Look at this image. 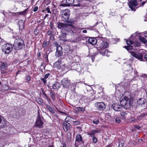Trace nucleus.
<instances>
[{"label":"nucleus","mask_w":147,"mask_h":147,"mask_svg":"<svg viewBox=\"0 0 147 147\" xmlns=\"http://www.w3.org/2000/svg\"><path fill=\"white\" fill-rule=\"evenodd\" d=\"M125 94H127V96H125L123 99H121L120 104L121 105L117 103L113 104L111 107L115 111H120L123 107L125 109H129L131 106L130 102L131 98V94L129 92H126Z\"/></svg>","instance_id":"nucleus-1"},{"label":"nucleus","mask_w":147,"mask_h":147,"mask_svg":"<svg viewBox=\"0 0 147 147\" xmlns=\"http://www.w3.org/2000/svg\"><path fill=\"white\" fill-rule=\"evenodd\" d=\"M13 46L15 50H19L24 47L25 44L23 40L19 38L15 40Z\"/></svg>","instance_id":"nucleus-2"},{"label":"nucleus","mask_w":147,"mask_h":147,"mask_svg":"<svg viewBox=\"0 0 147 147\" xmlns=\"http://www.w3.org/2000/svg\"><path fill=\"white\" fill-rule=\"evenodd\" d=\"M42 119H43V117L40 115L39 111H38L36 120L34 125L35 127L39 128L42 127L44 122Z\"/></svg>","instance_id":"nucleus-3"},{"label":"nucleus","mask_w":147,"mask_h":147,"mask_svg":"<svg viewBox=\"0 0 147 147\" xmlns=\"http://www.w3.org/2000/svg\"><path fill=\"white\" fill-rule=\"evenodd\" d=\"M73 22L69 21H66L65 23H63L61 22H58L57 23L58 27L61 29H63L65 28L68 27H73V26L72 24Z\"/></svg>","instance_id":"nucleus-4"},{"label":"nucleus","mask_w":147,"mask_h":147,"mask_svg":"<svg viewBox=\"0 0 147 147\" xmlns=\"http://www.w3.org/2000/svg\"><path fill=\"white\" fill-rule=\"evenodd\" d=\"M130 53L132 56L134 57L140 61H143V57L144 55L143 52L140 51L138 53H136L133 51H130Z\"/></svg>","instance_id":"nucleus-5"},{"label":"nucleus","mask_w":147,"mask_h":147,"mask_svg":"<svg viewBox=\"0 0 147 147\" xmlns=\"http://www.w3.org/2000/svg\"><path fill=\"white\" fill-rule=\"evenodd\" d=\"M12 46L11 45L6 44L3 45L2 47V50L3 52L6 54H9L12 50Z\"/></svg>","instance_id":"nucleus-6"},{"label":"nucleus","mask_w":147,"mask_h":147,"mask_svg":"<svg viewBox=\"0 0 147 147\" xmlns=\"http://www.w3.org/2000/svg\"><path fill=\"white\" fill-rule=\"evenodd\" d=\"M83 143H84V142L82 138L81 135L80 134H77L75 142L76 146V145Z\"/></svg>","instance_id":"nucleus-7"},{"label":"nucleus","mask_w":147,"mask_h":147,"mask_svg":"<svg viewBox=\"0 0 147 147\" xmlns=\"http://www.w3.org/2000/svg\"><path fill=\"white\" fill-rule=\"evenodd\" d=\"M70 14V12L69 10L65 9L63 11L61 16L64 20H67L69 18Z\"/></svg>","instance_id":"nucleus-8"},{"label":"nucleus","mask_w":147,"mask_h":147,"mask_svg":"<svg viewBox=\"0 0 147 147\" xmlns=\"http://www.w3.org/2000/svg\"><path fill=\"white\" fill-rule=\"evenodd\" d=\"M95 105L97 109L100 111H103L106 107L105 104L103 102H97Z\"/></svg>","instance_id":"nucleus-9"},{"label":"nucleus","mask_w":147,"mask_h":147,"mask_svg":"<svg viewBox=\"0 0 147 147\" xmlns=\"http://www.w3.org/2000/svg\"><path fill=\"white\" fill-rule=\"evenodd\" d=\"M129 7L132 11H135L137 7H135L137 5V1L136 0L131 1L129 3Z\"/></svg>","instance_id":"nucleus-10"},{"label":"nucleus","mask_w":147,"mask_h":147,"mask_svg":"<svg viewBox=\"0 0 147 147\" xmlns=\"http://www.w3.org/2000/svg\"><path fill=\"white\" fill-rule=\"evenodd\" d=\"M108 47V43L107 42L102 41L99 44L98 48L100 51H103Z\"/></svg>","instance_id":"nucleus-11"},{"label":"nucleus","mask_w":147,"mask_h":147,"mask_svg":"<svg viewBox=\"0 0 147 147\" xmlns=\"http://www.w3.org/2000/svg\"><path fill=\"white\" fill-rule=\"evenodd\" d=\"M63 52L62 48L60 46H58L56 48V52L55 55L56 56L59 57L62 55Z\"/></svg>","instance_id":"nucleus-12"},{"label":"nucleus","mask_w":147,"mask_h":147,"mask_svg":"<svg viewBox=\"0 0 147 147\" xmlns=\"http://www.w3.org/2000/svg\"><path fill=\"white\" fill-rule=\"evenodd\" d=\"M7 125V121L0 115V128H5Z\"/></svg>","instance_id":"nucleus-13"},{"label":"nucleus","mask_w":147,"mask_h":147,"mask_svg":"<svg viewBox=\"0 0 147 147\" xmlns=\"http://www.w3.org/2000/svg\"><path fill=\"white\" fill-rule=\"evenodd\" d=\"M61 84L64 88H67L69 87L70 84V81L65 78L61 80Z\"/></svg>","instance_id":"nucleus-14"},{"label":"nucleus","mask_w":147,"mask_h":147,"mask_svg":"<svg viewBox=\"0 0 147 147\" xmlns=\"http://www.w3.org/2000/svg\"><path fill=\"white\" fill-rule=\"evenodd\" d=\"M92 3V1L90 0H84L82 1V3L83 4H84L85 5H82L80 4H74V6H82V7H86L87 6V4H89L90 3Z\"/></svg>","instance_id":"nucleus-15"},{"label":"nucleus","mask_w":147,"mask_h":147,"mask_svg":"<svg viewBox=\"0 0 147 147\" xmlns=\"http://www.w3.org/2000/svg\"><path fill=\"white\" fill-rule=\"evenodd\" d=\"M63 127L64 131H67L71 128V126L68 122L65 121L63 123Z\"/></svg>","instance_id":"nucleus-16"},{"label":"nucleus","mask_w":147,"mask_h":147,"mask_svg":"<svg viewBox=\"0 0 147 147\" xmlns=\"http://www.w3.org/2000/svg\"><path fill=\"white\" fill-rule=\"evenodd\" d=\"M137 102L139 105L142 106L147 102V101L144 98H140L137 100Z\"/></svg>","instance_id":"nucleus-17"},{"label":"nucleus","mask_w":147,"mask_h":147,"mask_svg":"<svg viewBox=\"0 0 147 147\" xmlns=\"http://www.w3.org/2000/svg\"><path fill=\"white\" fill-rule=\"evenodd\" d=\"M61 62L59 61H58L55 62L53 65L54 67L57 68L58 69H60L61 68L62 69V67L61 65Z\"/></svg>","instance_id":"nucleus-18"},{"label":"nucleus","mask_w":147,"mask_h":147,"mask_svg":"<svg viewBox=\"0 0 147 147\" xmlns=\"http://www.w3.org/2000/svg\"><path fill=\"white\" fill-rule=\"evenodd\" d=\"M88 42L91 44L94 45L97 42V40L94 38H90L88 39Z\"/></svg>","instance_id":"nucleus-19"},{"label":"nucleus","mask_w":147,"mask_h":147,"mask_svg":"<svg viewBox=\"0 0 147 147\" xmlns=\"http://www.w3.org/2000/svg\"><path fill=\"white\" fill-rule=\"evenodd\" d=\"M19 29L22 30L24 28V21L22 20H20L18 23Z\"/></svg>","instance_id":"nucleus-20"},{"label":"nucleus","mask_w":147,"mask_h":147,"mask_svg":"<svg viewBox=\"0 0 147 147\" xmlns=\"http://www.w3.org/2000/svg\"><path fill=\"white\" fill-rule=\"evenodd\" d=\"M100 53L103 56H106L109 57L110 56V52L107 50H104L100 51Z\"/></svg>","instance_id":"nucleus-21"},{"label":"nucleus","mask_w":147,"mask_h":147,"mask_svg":"<svg viewBox=\"0 0 147 147\" xmlns=\"http://www.w3.org/2000/svg\"><path fill=\"white\" fill-rule=\"evenodd\" d=\"M60 87V84L58 82H56L52 85V88L53 89H58Z\"/></svg>","instance_id":"nucleus-22"},{"label":"nucleus","mask_w":147,"mask_h":147,"mask_svg":"<svg viewBox=\"0 0 147 147\" xmlns=\"http://www.w3.org/2000/svg\"><path fill=\"white\" fill-rule=\"evenodd\" d=\"M7 64L6 63H3L1 66V68L2 71H4L7 68Z\"/></svg>","instance_id":"nucleus-23"},{"label":"nucleus","mask_w":147,"mask_h":147,"mask_svg":"<svg viewBox=\"0 0 147 147\" xmlns=\"http://www.w3.org/2000/svg\"><path fill=\"white\" fill-rule=\"evenodd\" d=\"M46 106L47 109L50 112L53 113H55V110L52 108L47 104H46Z\"/></svg>","instance_id":"nucleus-24"},{"label":"nucleus","mask_w":147,"mask_h":147,"mask_svg":"<svg viewBox=\"0 0 147 147\" xmlns=\"http://www.w3.org/2000/svg\"><path fill=\"white\" fill-rule=\"evenodd\" d=\"M98 131L94 130H93L92 131H91L89 133H88V135H91L92 137L95 136V134L96 133H98Z\"/></svg>","instance_id":"nucleus-25"},{"label":"nucleus","mask_w":147,"mask_h":147,"mask_svg":"<svg viewBox=\"0 0 147 147\" xmlns=\"http://www.w3.org/2000/svg\"><path fill=\"white\" fill-rule=\"evenodd\" d=\"M99 121V119L98 117H96L92 121V122L94 124L97 125Z\"/></svg>","instance_id":"nucleus-26"},{"label":"nucleus","mask_w":147,"mask_h":147,"mask_svg":"<svg viewBox=\"0 0 147 147\" xmlns=\"http://www.w3.org/2000/svg\"><path fill=\"white\" fill-rule=\"evenodd\" d=\"M50 96L52 98L53 100L54 101L55 99V92L51 90L50 92Z\"/></svg>","instance_id":"nucleus-27"},{"label":"nucleus","mask_w":147,"mask_h":147,"mask_svg":"<svg viewBox=\"0 0 147 147\" xmlns=\"http://www.w3.org/2000/svg\"><path fill=\"white\" fill-rule=\"evenodd\" d=\"M66 34L65 33H62L61 36H60V38L61 40H64L66 38Z\"/></svg>","instance_id":"nucleus-28"},{"label":"nucleus","mask_w":147,"mask_h":147,"mask_svg":"<svg viewBox=\"0 0 147 147\" xmlns=\"http://www.w3.org/2000/svg\"><path fill=\"white\" fill-rule=\"evenodd\" d=\"M139 39L141 41L144 43H146L147 42L146 39L143 37L140 36Z\"/></svg>","instance_id":"nucleus-29"},{"label":"nucleus","mask_w":147,"mask_h":147,"mask_svg":"<svg viewBox=\"0 0 147 147\" xmlns=\"http://www.w3.org/2000/svg\"><path fill=\"white\" fill-rule=\"evenodd\" d=\"M120 115L122 117V119H125L126 116L127 115V113L125 112H122L120 113Z\"/></svg>","instance_id":"nucleus-30"},{"label":"nucleus","mask_w":147,"mask_h":147,"mask_svg":"<svg viewBox=\"0 0 147 147\" xmlns=\"http://www.w3.org/2000/svg\"><path fill=\"white\" fill-rule=\"evenodd\" d=\"M64 49L66 52H67L70 50V47L68 45H66L65 46Z\"/></svg>","instance_id":"nucleus-31"},{"label":"nucleus","mask_w":147,"mask_h":147,"mask_svg":"<svg viewBox=\"0 0 147 147\" xmlns=\"http://www.w3.org/2000/svg\"><path fill=\"white\" fill-rule=\"evenodd\" d=\"M49 43V41L44 42L43 43L42 46L44 48H46Z\"/></svg>","instance_id":"nucleus-32"},{"label":"nucleus","mask_w":147,"mask_h":147,"mask_svg":"<svg viewBox=\"0 0 147 147\" xmlns=\"http://www.w3.org/2000/svg\"><path fill=\"white\" fill-rule=\"evenodd\" d=\"M73 119V118L71 117L70 116H67L66 117V118L65 119V121L68 122H70L72 121Z\"/></svg>","instance_id":"nucleus-33"},{"label":"nucleus","mask_w":147,"mask_h":147,"mask_svg":"<svg viewBox=\"0 0 147 147\" xmlns=\"http://www.w3.org/2000/svg\"><path fill=\"white\" fill-rule=\"evenodd\" d=\"M29 8V7H28L26 9H25L24 11L19 12L18 13L19 14L21 15H24L26 13Z\"/></svg>","instance_id":"nucleus-34"},{"label":"nucleus","mask_w":147,"mask_h":147,"mask_svg":"<svg viewBox=\"0 0 147 147\" xmlns=\"http://www.w3.org/2000/svg\"><path fill=\"white\" fill-rule=\"evenodd\" d=\"M124 48L126 49L128 51H129L133 49V47L132 45H129L127 46H125Z\"/></svg>","instance_id":"nucleus-35"},{"label":"nucleus","mask_w":147,"mask_h":147,"mask_svg":"<svg viewBox=\"0 0 147 147\" xmlns=\"http://www.w3.org/2000/svg\"><path fill=\"white\" fill-rule=\"evenodd\" d=\"M124 145L123 141L122 140H120L119 142V146L118 147H123Z\"/></svg>","instance_id":"nucleus-36"},{"label":"nucleus","mask_w":147,"mask_h":147,"mask_svg":"<svg viewBox=\"0 0 147 147\" xmlns=\"http://www.w3.org/2000/svg\"><path fill=\"white\" fill-rule=\"evenodd\" d=\"M74 0H66V2L69 5L74 3Z\"/></svg>","instance_id":"nucleus-37"},{"label":"nucleus","mask_w":147,"mask_h":147,"mask_svg":"<svg viewBox=\"0 0 147 147\" xmlns=\"http://www.w3.org/2000/svg\"><path fill=\"white\" fill-rule=\"evenodd\" d=\"M77 109L78 110L80 113L83 112L85 110L84 108L82 107H77Z\"/></svg>","instance_id":"nucleus-38"},{"label":"nucleus","mask_w":147,"mask_h":147,"mask_svg":"<svg viewBox=\"0 0 147 147\" xmlns=\"http://www.w3.org/2000/svg\"><path fill=\"white\" fill-rule=\"evenodd\" d=\"M80 123V121H73V124L75 125H77Z\"/></svg>","instance_id":"nucleus-39"},{"label":"nucleus","mask_w":147,"mask_h":147,"mask_svg":"<svg viewBox=\"0 0 147 147\" xmlns=\"http://www.w3.org/2000/svg\"><path fill=\"white\" fill-rule=\"evenodd\" d=\"M126 43L128 45H130L133 44V42L131 40H127L126 41Z\"/></svg>","instance_id":"nucleus-40"},{"label":"nucleus","mask_w":147,"mask_h":147,"mask_svg":"<svg viewBox=\"0 0 147 147\" xmlns=\"http://www.w3.org/2000/svg\"><path fill=\"white\" fill-rule=\"evenodd\" d=\"M115 121L116 123H119L121 122L120 118L119 117H117L116 118Z\"/></svg>","instance_id":"nucleus-41"},{"label":"nucleus","mask_w":147,"mask_h":147,"mask_svg":"<svg viewBox=\"0 0 147 147\" xmlns=\"http://www.w3.org/2000/svg\"><path fill=\"white\" fill-rule=\"evenodd\" d=\"M93 142L94 143H96L97 141V138L95 136L93 137L92 138Z\"/></svg>","instance_id":"nucleus-42"},{"label":"nucleus","mask_w":147,"mask_h":147,"mask_svg":"<svg viewBox=\"0 0 147 147\" xmlns=\"http://www.w3.org/2000/svg\"><path fill=\"white\" fill-rule=\"evenodd\" d=\"M53 32L51 31V30H49L47 31V34L48 35H53Z\"/></svg>","instance_id":"nucleus-43"},{"label":"nucleus","mask_w":147,"mask_h":147,"mask_svg":"<svg viewBox=\"0 0 147 147\" xmlns=\"http://www.w3.org/2000/svg\"><path fill=\"white\" fill-rule=\"evenodd\" d=\"M45 59H46L47 60V61H48V54H47V53H46L45 54Z\"/></svg>","instance_id":"nucleus-44"},{"label":"nucleus","mask_w":147,"mask_h":147,"mask_svg":"<svg viewBox=\"0 0 147 147\" xmlns=\"http://www.w3.org/2000/svg\"><path fill=\"white\" fill-rule=\"evenodd\" d=\"M45 10L46 11H47V12L48 13H51V11H50V9L49 8V7H47V8L46 9H45Z\"/></svg>","instance_id":"nucleus-45"},{"label":"nucleus","mask_w":147,"mask_h":147,"mask_svg":"<svg viewBox=\"0 0 147 147\" xmlns=\"http://www.w3.org/2000/svg\"><path fill=\"white\" fill-rule=\"evenodd\" d=\"M76 86L75 85L71 87V90L73 91H74L75 90Z\"/></svg>","instance_id":"nucleus-46"},{"label":"nucleus","mask_w":147,"mask_h":147,"mask_svg":"<svg viewBox=\"0 0 147 147\" xmlns=\"http://www.w3.org/2000/svg\"><path fill=\"white\" fill-rule=\"evenodd\" d=\"M88 97L86 96H83L82 97L81 99L82 100L86 99L88 98Z\"/></svg>","instance_id":"nucleus-47"},{"label":"nucleus","mask_w":147,"mask_h":147,"mask_svg":"<svg viewBox=\"0 0 147 147\" xmlns=\"http://www.w3.org/2000/svg\"><path fill=\"white\" fill-rule=\"evenodd\" d=\"M45 78H42L41 79V80L45 84L47 83V80Z\"/></svg>","instance_id":"nucleus-48"},{"label":"nucleus","mask_w":147,"mask_h":147,"mask_svg":"<svg viewBox=\"0 0 147 147\" xmlns=\"http://www.w3.org/2000/svg\"><path fill=\"white\" fill-rule=\"evenodd\" d=\"M26 80L28 81L30 80V77L28 76H26Z\"/></svg>","instance_id":"nucleus-49"},{"label":"nucleus","mask_w":147,"mask_h":147,"mask_svg":"<svg viewBox=\"0 0 147 147\" xmlns=\"http://www.w3.org/2000/svg\"><path fill=\"white\" fill-rule=\"evenodd\" d=\"M50 28L51 29H52L53 28V24L51 22H50Z\"/></svg>","instance_id":"nucleus-50"},{"label":"nucleus","mask_w":147,"mask_h":147,"mask_svg":"<svg viewBox=\"0 0 147 147\" xmlns=\"http://www.w3.org/2000/svg\"><path fill=\"white\" fill-rule=\"evenodd\" d=\"M50 75L49 74H46L45 76V79H46Z\"/></svg>","instance_id":"nucleus-51"},{"label":"nucleus","mask_w":147,"mask_h":147,"mask_svg":"<svg viewBox=\"0 0 147 147\" xmlns=\"http://www.w3.org/2000/svg\"><path fill=\"white\" fill-rule=\"evenodd\" d=\"M38 7L37 6H36L34 8V9L33 11L34 12H36L38 10Z\"/></svg>","instance_id":"nucleus-52"},{"label":"nucleus","mask_w":147,"mask_h":147,"mask_svg":"<svg viewBox=\"0 0 147 147\" xmlns=\"http://www.w3.org/2000/svg\"><path fill=\"white\" fill-rule=\"evenodd\" d=\"M66 4L61 3V4H60V5H59V6L64 7V6H66Z\"/></svg>","instance_id":"nucleus-53"},{"label":"nucleus","mask_w":147,"mask_h":147,"mask_svg":"<svg viewBox=\"0 0 147 147\" xmlns=\"http://www.w3.org/2000/svg\"><path fill=\"white\" fill-rule=\"evenodd\" d=\"M44 98H45L46 99L48 100H50V98L47 95L44 96Z\"/></svg>","instance_id":"nucleus-54"},{"label":"nucleus","mask_w":147,"mask_h":147,"mask_svg":"<svg viewBox=\"0 0 147 147\" xmlns=\"http://www.w3.org/2000/svg\"><path fill=\"white\" fill-rule=\"evenodd\" d=\"M147 0H146V1L142 2V3L141 5H142V6H143V5H144L145 3H146V1H147Z\"/></svg>","instance_id":"nucleus-55"},{"label":"nucleus","mask_w":147,"mask_h":147,"mask_svg":"<svg viewBox=\"0 0 147 147\" xmlns=\"http://www.w3.org/2000/svg\"><path fill=\"white\" fill-rule=\"evenodd\" d=\"M135 128L138 129H139L140 128V127L139 126H137L135 127Z\"/></svg>","instance_id":"nucleus-56"},{"label":"nucleus","mask_w":147,"mask_h":147,"mask_svg":"<svg viewBox=\"0 0 147 147\" xmlns=\"http://www.w3.org/2000/svg\"><path fill=\"white\" fill-rule=\"evenodd\" d=\"M42 93L44 95V96L46 95V93H45V92H44V90H42Z\"/></svg>","instance_id":"nucleus-57"},{"label":"nucleus","mask_w":147,"mask_h":147,"mask_svg":"<svg viewBox=\"0 0 147 147\" xmlns=\"http://www.w3.org/2000/svg\"><path fill=\"white\" fill-rule=\"evenodd\" d=\"M144 58L147 61V54L144 56Z\"/></svg>","instance_id":"nucleus-58"},{"label":"nucleus","mask_w":147,"mask_h":147,"mask_svg":"<svg viewBox=\"0 0 147 147\" xmlns=\"http://www.w3.org/2000/svg\"><path fill=\"white\" fill-rule=\"evenodd\" d=\"M91 59L92 61L93 62L94 61V56H92L91 57Z\"/></svg>","instance_id":"nucleus-59"},{"label":"nucleus","mask_w":147,"mask_h":147,"mask_svg":"<svg viewBox=\"0 0 147 147\" xmlns=\"http://www.w3.org/2000/svg\"><path fill=\"white\" fill-rule=\"evenodd\" d=\"M37 32V30H35L34 31V34H35V35H36L37 34H38V32Z\"/></svg>","instance_id":"nucleus-60"},{"label":"nucleus","mask_w":147,"mask_h":147,"mask_svg":"<svg viewBox=\"0 0 147 147\" xmlns=\"http://www.w3.org/2000/svg\"><path fill=\"white\" fill-rule=\"evenodd\" d=\"M82 32L83 33H86L87 31L86 30H84L82 31Z\"/></svg>","instance_id":"nucleus-61"},{"label":"nucleus","mask_w":147,"mask_h":147,"mask_svg":"<svg viewBox=\"0 0 147 147\" xmlns=\"http://www.w3.org/2000/svg\"><path fill=\"white\" fill-rule=\"evenodd\" d=\"M55 45L57 46V47L58 46H59L58 45V44L57 42H56L55 43Z\"/></svg>","instance_id":"nucleus-62"},{"label":"nucleus","mask_w":147,"mask_h":147,"mask_svg":"<svg viewBox=\"0 0 147 147\" xmlns=\"http://www.w3.org/2000/svg\"><path fill=\"white\" fill-rule=\"evenodd\" d=\"M112 146L111 145L109 144L107 146H106L105 147H111Z\"/></svg>","instance_id":"nucleus-63"},{"label":"nucleus","mask_w":147,"mask_h":147,"mask_svg":"<svg viewBox=\"0 0 147 147\" xmlns=\"http://www.w3.org/2000/svg\"><path fill=\"white\" fill-rule=\"evenodd\" d=\"M20 71L18 70V71L16 72V76H17L18 74L19 73V72H20Z\"/></svg>","instance_id":"nucleus-64"}]
</instances>
